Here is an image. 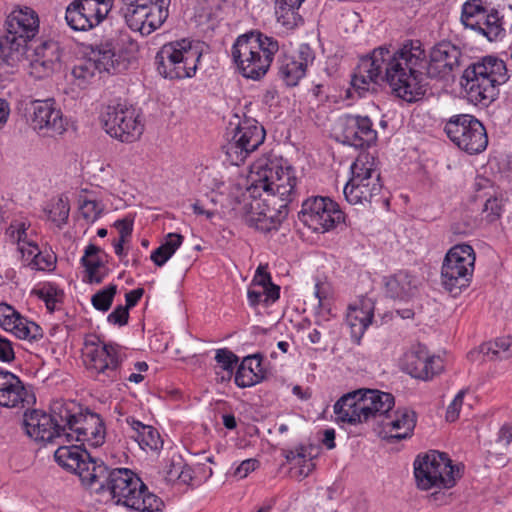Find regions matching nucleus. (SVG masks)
I'll use <instances>...</instances> for the list:
<instances>
[{"mask_svg": "<svg viewBox=\"0 0 512 512\" xmlns=\"http://www.w3.org/2000/svg\"><path fill=\"white\" fill-rule=\"evenodd\" d=\"M122 6L119 9L120 15L123 17L127 26L136 32L142 34L143 26L145 24V19L147 14L145 10L147 6H143L142 4H133L131 2H121Z\"/></svg>", "mask_w": 512, "mask_h": 512, "instance_id": "obj_40", "label": "nucleus"}, {"mask_svg": "<svg viewBox=\"0 0 512 512\" xmlns=\"http://www.w3.org/2000/svg\"><path fill=\"white\" fill-rule=\"evenodd\" d=\"M44 212L49 220L56 223L59 227L62 226L69 217L70 206L68 198L61 195L51 199L44 207Z\"/></svg>", "mask_w": 512, "mask_h": 512, "instance_id": "obj_43", "label": "nucleus"}, {"mask_svg": "<svg viewBox=\"0 0 512 512\" xmlns=\"http://www.w3.org/2000/svg\"><path fill=\"white\" fill-rule=\"evenodd\" d=\"M129 320V309L126 306L118 305L115 309L108 315L107 321L111 324L124 326L128 323Z\"/></svg>", "mask_w": 512, "mask_h": 512, "instance_id": "obj_60", "label": "nucleus"}, {"mask_svg": "<svg viewBox=\"0 0 512 512\" xmlns=\"http://www.w3.org/2000/svg\"><path fill=\"white\" fill-rule=\"evenodd\" d=\"M203 54L200 41L183 38L164 44L155 56L158 73L170 80L191 78Z\"/></svg>", "mask_w": 512, "mask_h": 512, "instance_id": "obj_6", "label": "nucleus"}, {"mask_svg": "<svg viewBox=\"0 0 512 512\" xmlns=\"http://www.w3.org/2000/svg\"><path fill=\"white\" fill-rule=\"evenodd\" d=\"M476 255L472 246L457 244L451 247L445 255L441 267L442 285L453 296L470 285L472 280Z\"/></svg>", "mask_w": 512, "mask_h": 512, "instance_id": "obj_8", "label": "nucleus"}, {"mask_svg": "<svg viewBox=\"0 0 512 512\" xmlns=\"http://www.w3.org/2000/svg\"><path fill=\"white\" fill-rule=\"evenodd\" d=\"M96 265H90L84 267L83 282L87 284H100L108 275V268L104 265V268H96Z\"/></svg>", "mask_w": 512, "mask_h": 512, "instance_id": "obj_58", "label": "nucleus"}, {"mask_svg": "<svg viewBox=\"0 0 512 512\" xmlns=\"http://www.w3.org/2000/svg\"><path fill=\"white\" fill-rule=\"evenodd\" d=\"M101 420L99 414L91 412L89 409L84 410L81 407L80 414L77 416V424L72 427L71 431L75 432L76 436H80L88 430L92 431L95 425L99 426Z\"/></svg>", "mask_w": 512, "mask_h": 512, "instance_id": "obj_50", "label": "nucleus"}, {"mask_svg": "<svg viewBox=\"0 0 512 512\" xmlns=\"http://www.w3.org/2000/svg\"><path fill=\"white\" fill-rule=\"evenodd\" d=\"M109 52L101 51L97 45L92 49V57L80 60L72 69V75L79 80L81 84L87 83L92 79L96 72H107L112 74L111 67L108 65Z\"/></svg>", "mask_w": 512, "mask_h": 512, "instance_id": "obj_26", "label": "nucleus"}, {"mask_svg": "<svg viewBox=\"0 0 512 512\" xmlns=\"http://www.w3.org/2000/svg\"><path fill=\"white\" fill-rule=\"evenodd\" d=\"M101 121L106 133L123 143L135 142L144 131L139 113L123 103L108 105Z\"/></svg>", "mask_w": 512, "mask_h": 512, "instance_id": "obj_13", "label": "nucleus"}, {"mask_svg": "<svg viewBox=\"0 0 512 512\" xmlns=\"http://www.w3.org/2000/svg\"><path fill=\"white\" fill-rule=\"evenodd\" d=\"M305 0H276L275 15L277 22L287 29H293L303 23L299 9Z\"/></svg>", "mask_w": 512, "mask_h": 512, "instance_id": "obj_36", "label": "nucleus"}, {"mask_svg": "<svg viewBox=\"0 0 512 512\" xmlns=\"http://www.w3.org/2000/svg\"><path fill=\"white\" fill-rule=\"evenodd\" d=\"M261 289L264 297L263 304L265 306L272 305L280 297V287L272 282Z\"/></svg>", "mask_w": 512, "mask_h": 512, "instance_id": "obj_64", "label": "nucleus"}, {"mask_svg": "<svg viewBox=\"0 0 512 512\" xmlns=\"http://www.w3.org/2000/svg\"><path fill=\"white\" fill-rule=\"evenodd\" d=\"M53 263L51 255H43L39 250L34 258H31L29 266L32 269L45 270L50 269Z\"/></svg>", "mask_w": 512, "mask_h": 512, "instance_id": "obj_62", "label": "nucleus"}, {"mask_svg": "<svg viewBox=\"0 0 512 512\" xmlns=\"http://www.w3.org/2000/svg\"><path fill=\"white\" fill-rule=\"evenodd\" d=\"M266 132L255 119L239 122L232 139L224 146L228 161L239 166L250 153L255 151L265 140Z\"/></svg>", "mask_w": 512, "mask_h": 512, "instance_id": "obj_15", "label": "nucleus"}, {"mask_svg": "<svg viewBox=\"0 0 512 512\" xmlns=\"http://www.w3.org/2000/svg\"><path fill=\"white\" fill-rule=\"evenodd\" d=\"M299 220L316 233H325L345 221L338 203L329 197L314 196L302 203Z\"/></svg>", "mask_w": 512, "mask_h": 512, "instance_id": "obj_14", "label": "nucleus"}, {"mask_svg": "<svg viewBox=\"0 0 512 512\" xmlns=\"http://www.w3.org/2000/svg\"><path fill=\"white\" fill-rule=\"evenodd\" d=\"M22 316L10 305L6 303L0 304V326L12 332V326L20 320Z\"/></svg>", "mask_w": 512, "mask_h": 512, "instance_id": "obj_54", "label": "nucleus"}, {"mask_svg": "<svg viewBox=\"0 0 512 512\" xmlns=\"http://www.w3.org/2000/svg\"><path fill=\"white\" fill-rule=\"evenodd\" d=\"M266 378L260 354L243 358L235 373L234 382L239 388H248L261 383Z\"/></svg>", "mask_w": 512, "mask_h": 512, "instance_id": "obj_29", "label": "nucleus"}, {"mask_svg": "<svg viewBox=\"0 0 512 512\" xmlns=\"http://www.w3.org/2000/svg\"><path fill=\"white\" fill-rule=\"evenodd\" d=\"M105 426L103 420L99 422V426L95 425L92 431H86L80 436H76L77 441L87 442L90 446L99 447L104 443Z\"/></svg>", "mask_w": 512, "mask_h": 512, "instance_id": "obj_53", "label": "nucleus"}, {"mask_svg": "<svg viewBox=\"0 0 512 512\" xmlns=\"http://www.w3.org/2000/svg\"><path fill=\"white\" fill-rule=\"evenodd\" d=\"M447 137L468 154H478L488 145V137L483 124L470 114L450 117L444 126Z\"/></svg>", "mask_w": 512, "mask_h": 512, "instance_id": "obj_11", "label": "nucleus"}, {"mask_svg": "<svg viewBox=\"0 0 512 512\" xmlns=\"http://www.w3.org/2000/svg\"><path fill=\"white\" fill-rule=\"evenodd\" d=\"M503 211V203L501 199L497 197H489L484 204L483 213L486 214L488 222H494L498 220Z\"/></svg>", "mask_w": 512, "mask_h": 512, "instance_id": "obj_56", "label": "nucleus"}, {"mask_svg": "<svg viewBox=\"0 0 512 512\" xmlns=\"http://www.w3.org/2000/svg\"><path fill=\"white\" fill-rule=\"evenodd\" d=\"M170 0L154 1V4L148 5L145 13L147 14L145 24L143 26V36H148L159 29L168 18Z\"/></svg>", "mask_w": 512, "mask_h": 512, "instance_id": "obj_39", "label": "nucleus"}, {"mask_svg": "<svg viewBox=\"0 0 512 512\" xmlns=\"http://www.w3.org/2000/svg\"><path fill=\"white\" fill-rule=\"evenodd\" d=\"M280 50L279 42L258 30L239 35L231 48L232 61L237 71L247 79H262L276 53Z\"/></svg>", "mask_w": 512, "mask_h": 512, "instance_id": "obj_4", "label": "nucleus"}, {"mask_svg": "<svg viewBox=\"0 0 512 512\" xmlns=\"http://www.w3.org/2000/svg\"><path fill=\"white\" fill-rule=\"evenodd\" d=\"M125 421L133 432L131 437L138 442L142 449L148 448L157 451L162 448L163 441L156 428L146 425L132 416L127 417Z\"/></svg>", "mask_w": 512, "mask_h": 512, "instance_id": "obj_34", "label": "nucleus"}, {"mask_svg": "<svg viewBox=\"0 0 512 512\" xmlns=\"http://www.w3.org/2000/svg\"><path fill=\"white\" fill-rule=\"evenodd\" d=\"M184 468V460L180 455L173 456L165 467V479L168 482H176L179 470Z\"/></svg>", "mask_w": 512, "mask_h": 512, "instance_id": "obj_59", "label": "nucleus"}, {"mask_svg": "<svg viewBox=\"0 0 512 512\" xmlns=\"http://www.w3.org/2000/svg\"><path fill=\"white\" fill-rule=\"evenodd\" d=\"M465 395L464 390H460L453 401L447 408L446 411V420L450 422H454L459 417L460 407L463 403V398Z\"/></svg>", "mask_w": 512, "mask_h": 512, "instance_id": "obj_61", "label": "nucleus"}, {"mask_svg": "<svg viewBox=\"0 0 512 512\" xmlns=\"http://www.w3.org/2000/svg\"><path fill=\"white\" fill-rule=\"evenodd\" d=\"M34 402V394L27 390L17 375L7 370H0V406L25 408Z\"/></svg>", "mask_w": 512, "mask_h": 512, "instance_id": "obj_23", "label": "nucleus"}, {"mask_svg": "<svg viewBox=\"0 0 512 512\" xmlns=\"http://www.w3.org/2000/svg\"><path fill=\"white\" fill-rule=\"evenodd\" d=\"M509 80L506 63L497 56L486 55L467 65L461 86L474 104L487 106L499 94V86Z\"/></svg>", "mask_w": 512, "mask_h": 512, "instance_id": "obj_5", "label": "nucleus"}, {"mask_svg": "<svg viewBox=\"0 0 512 512\" xmlns=\"http://www.w3.org/2000/svg\"><path fill=\"white\" fill-rule=\"evenodd\" d=\"M417 416L413 410L398 409L395 412V418L383 423L384 428H390V431L396 430L395 434H390L387 438L390 442H397L410 438L416 426Z\"/></svg>", "mask_w": 512, "mask_h": 512, "instance_id": "obj_32", "label": "nucleus"}, {"mask_svg": "<svg viewBox=\"0 0 512 512\" xmlns=\"http://www.w3.org/2000/svg\"><path fill=\"white\" fill-rule=\"evenodd\" d=\"M314 59V51L308 44H301L295 53L279 50L276 63L278 76L287 86H296L305 76L308 65L312 64Z\"/></svg>", "mask_w": 512, "mask_h": 512, "instance_id": "obj_20", "label": "nucleus"}, {"mask_svg": "<svg viewBox=\"0 0 512 512\" xmlns=\"http://www.w3.org/2000/svg\"><path fill=\"white\" fill-rule=\"evenodd\" d=\"M5 30L4 37L10 44V49H13L16 54L23 55L28 42L38 33V15L29 7L14 9L6 18Z\"/></svg>", "mask_w": 512, "mask_h": 512, "instance_id": "obj_16", "label": "nucleus"}, {"mask_svg": "<svg viewBox=\"0 0 512 512\" xmlns=\"http://www.w3.org/2000/svg\"><path fill=\"white\" fill-rule=\"evenodd\" d=\"M267 165V161L252 164L247 187V192L252 198L247 223L264 233L277 230L288 216V205L291 203L294 185V178L288 173L283 175L287 179V184L278 186V195L272 193L270 181L274 174H277L276 166L270 164L271 168H266Z\"/></svg>", "mask_w": 512, "mask_h": 512, "instance_id": "obj_2", "label": "nucleus"}, {"mask_svg": "<svg viewBox=\"0 0 512 512\" xmlns=\"http://www.w3.org/2000/svg\"><path fill=\"white\" fill-rule=\"evenodd\" d=\"M480 352L490 360H503L512 357V336H503L483 343Z\"/></svg>", "mask_w": 512, "mask_h": 512, "instance_id": "obj_41", "label": "nucleus"}, {"mask_svg": "<svg viewBox=\"0 0 512 512\" xmlns=\"http://www.w3.org/2000/svg\"><path fill=\"white\" fill-rule=\"evenodd\" d=\"M466 60L462 50L449 41L436 44L428 59L419 40L407 39L393 51L380 46L370 56L361 58L351 85L359 96H363L367 92H377L386 83L397 97L416 102L426 94L429 79L448 80Z\"/></svg>", "mask_w": 512, "mask_h": 512, "instance_id": "obj_1", "label": "nucleus"}, {"mask_svg": "<svg viewBox=\"0 0 512 512\" xmlns=\"http://www.w3.org/2000/svg\"><path fill=\"white\" fill-rule=\"evenodd\" d=\"M101 248L94 244H89L84 250V254L80 259V263L83 267H89L95 264L96 268H104V262L100 259L99 253Z\"/></svg>", "mask_w": 512, "mask_h": 512, "instance_id": "obj_55", "label": "nucleus"}, {"mask_svg": "<svg viewBox=\"0 0 512 512\" xmlns=\"http://www.w3.org/2000/svg\"><path fill=\"white\" fill-rule=\"evenodd\" d=\"M60 59L59 44L56 41L47 40L34 48L31 66L40 76H47L54 71L56 66H59Z\"/></svg>", "mask_w": 512, "mask_h": 512, "instance_id": "obj_27", "label": "nucleus"}, {"mask_svg": "<svg viewBox=\"0 0 512 512\" xmlns=\"http://www.w3.org/2000/svg\"><path fill=\"white\" fill-rule=\"evenodd\" d=\"M363 397L365 405L369 408V411L365 413V422L377 416H385L395 404L394 396L391 393L379 390L363 389Z\"/></svg>", "mask_w": 512, "mask_h": 512, "instance_id": "obj_35", "label": "nucleus"}, {"mask_svg": "<svg viewBox=\"0 0 512 512\" xmlns=\"http://www.w3.org/2000/svg\"><path fill=\"white\" fill-rule=\"evenodd\" d=\"M489 10L486 0H468L462 6L461 22L466 28L476 31Z\"/></svg>", "mask_w": 512, "mask_h": 512, "instance_id": "obj_38", "label": "nucleus"}, {"mask_svg": "<svg viewBox=\"0 0 512 512\" xmlns=\"http://www.w3.org/2000/svg\"><path fill=\"white\" fill-rule=\"evenodd\" d=\"M12 333L19 339L37 341L43 337V329L35 322L21 317L16 325L12 326Z\"/></svg>", "mask_w": 512, "mask_h": 512, "instance_id": "obj_46", "label": "nucleus"}, {"mask_svg": "<svg viewBox=\"0 0 512 512\" xmlns=\"http://www.w3.org/2000/svg\"><path fill=\"white\" fill-rule=\"evenodd\" d=\"M96 265H90L84 267L83 282L87 284H100L108 275V268L104 265V268H96Z\"/></svg>", "mask_w": 512, "mask_h": 512, "instance_id": "obj_57", "label": "nucleus"}, {"mask_svg": "<svg viewBox=\"0 0 512 512\" xmlns=\"http://www.w3.org/2000/svg\"><path fill=\"white\" fill-rule=\"evenodd\" d=\"M262 161H267L269 164H274L276 166L275 172H277V174H274L273 178H271V181H270L271 182L270 183L271 192L275 193V195H278V186L280 184H284V185L287 184V179H286V177H283V175H286L289 173L290 176H293V178H294L293 196L291 197V202H293L297 195V192L295 190V187L297 184V178L294 174V169L291 166H287L284 168L280 165V163L277 160H271L268 158L258 159L255 163H259ZM266 168H271V166L267 165Z\"/></svg>", "mask_w": 512, "mask_h": 512, "instance_id": "obj_45", "label": "nucleus"}, {"mask_svg": "<svg viewBox=\"0 0 512 512\" xmlns=\"http://www.w3.org/2000/svg\"><path fill=\"white\" fill-rule=\"evenodd\" d=\"M413 466L417 486L422 490L450 489L461 477L460 468L452 464L448 455L436 450L418 455Z\"/></svg>", "mask_w": 512, "mask_h": 512, "instance_id": "obj_7", "label": "nucleus"}, {"mask_svg": "<svg viewBox=\"0 0 512 512\" xmlns=\"http://www.w3.org/2000/svg\"><path fill=\"white\" fill-rule=\"evenodd\" d=\"M313 450L312 445H300L295 450H283V455L288 463L299 467L298 475L305 478L315 469Z\"/></svg>", "mask_w": 512, "mask_h": 512, "instance_id": "obj_37", "label": "nucleus"}, {"mask_svg": "<svg viewBox=\"0 0 512 512\" xmlns=\"http://www.w3.org/2000/svg\"><path fill=\"white\" fill-rule=\"evenodd\" d=\"M31 125L34 130L46 136L54 137L66 131L67 122L62 111L55 107L53 99L33 102Z\"/></svg>", "mask_w": 512, "mask_h": 512, "instance_id": "obj_22", "label": "nucleus"}, {"mask_svg": "<svg viewBox=\"0 0 512 512\" xmlns=\"http://www.w3.org/2000/svg\"><path fill=\"white\" fill-rule=\"evenodd\" d=\"M369 408L365 405L363 389L349 392L334 404V413L338 422L356 425L365 422V413Z\"/></svg>", "mask_w": 512, "mask_h": 512, "instance_id": "obj_25", "label": "nucleus"}, {"mask_svg": "<svg viewBox=\"0 0 512 512\" xmlns=\"http://www.w3.org/2000/svg\"><path fill=\"white\" fill-rule=\"evenodd\" d=\"M29 227L30 222L15 219L10 223L6 230V234L11 238V240L18 243V250L22 254V258L27 262L28 266L31 258H34L36 253L39 251L37 244L28 239L27 230Z\"/></svg>", "mask_w": 512, "mask_h": 512, "instance_id": "obj_33", "label": "nucleus"}, {"mask_svg": "<svg viewBox=\"0 0 512 512\" xmlns=\"http://www.w3.org/2000/svg\"><path fill=\"white\" fill-rule=\"evenodd\" d=\"M373 318L374 310L370 300L362 301L359 306L349 307L346 322L350 327L351 338L355 344L359 345L361 343V339Z\"/></svg>", "mask_w": 512, "mask_h": 512, "instance_id": "obj_28", "label": "nucleus"}, {"mask_svg": "<svg viewBox=\"0 0 512 512\" xmlns=\"http://www.w3.org/2000/svg\"><path fill=\"white\" fill-rule=\"evenodd\" d=\"M81 407L75 401H64L61 399L54 400L50 404L49 415L55 424H59V431L62 435L65 434L68 438L71 437L66 431H71L72 427L77 424V416L80 414Z\"/></svg>", "mask_w": 512, "mask_h": 512, "instance_id": "obj_31", "label": "nucleus"}, {"mask_svg": "<svg viewBox=\"0 0 512 512\" xmlns=\"http://www.w3.org/2000/svg\"><path fill=\"white\" fill-rule=\"evenodd\" d=\"M86 359L87 370L96 382L108 387L121 380L126 354L119 344L101 341L87 353Z\"/></svg>", "mask_w": 512, "mask_h": 512, "instance_id": "obj_9", "label": "nucleus"}, {"mask_svg": "<svg viewBox=\"0 0 512 512\" xmlns=\"http://www.w3.org/2000/svg\"><path fill=\"white\" fill-rule=\"evenodd\" d=\"M476 31L485 36L489 41L498 39L505 32L499 12L494 8L490 9L482 21L480 29Z\"/></svg>", "mask_w": 512, "mask_h": 512, "instance_id": "obj_44", "label": "nucleus"}, {"mask_svg": "<svg viewBox=\"0 0 512 512\" xmlns=\"http://www.w3.org/2000/svg\"><path fill=\"white\" fill-rule=\"evenodd\" d=\"M183 242V236L178 233H169L166 241L151 253V260L158 267H162L177 251Z\"/></svg>", "mask_w": 512, "mask_h": 512, "instance_id": "obj_42", "label": "nucleus"}, {"mask_svg": "<svg viewBox=\"0 0 512 512\" xmlns=\"http://www.w3.org/2000/svg\"><path fill=\"white\" fill-rule=\"evenodd\" d=\"M114 0H73L65 11L68 26L75 31H89L108 16Z\"/></svg>", "mask_w": 512, "mask_h": 512, "instance_id": "obj_17", "label": "nucleus"}, {"mask_svg": "<svg viewBox=\"0 0 512 512\" xmlns=\"http://www.w3.org/2000/svg\"><path fill=\"white\" fill-rule=\"evenodd\" d=\"M402 369L414 378L429 380L443 369L440 357L431 356L421 344L413 346L402 359Z\"/></svg>", "mask_w": 512, "mask_h": 512, "instance_id": "obj_21", "label": "nucleus"}, {"mask_svg": "<svg viewBox=\"0 0 512 512\" xmlns=\"http://www.w3.org/2000/svg\"><path fill=\"white\" fill-rule=\"evenodd\" d=\"M342 143L356 149L367 150L374 146L378 133L368 116L347 114L340 118Z\"/></svg>", "mask_w": 512, "mask_h": 512, "instance_id": "obj_19", "label": "nucleus"}, {"mask_svg": "<svg viewBox=\"0 0 512 512\" xmlns=\"http://www.w3.org/2000/svg\"><path fill=\"white\" fill-rule=\"evenodd\" d=\"M33 293L42 301L50 313L54 312L57 303H61L64 298L63 290L59 289L55 284L47 283L39 289H35Z\"/></svg>", "mask_w": 512, "mask_h": 512, "instance_id": "obj_48", "label": "nucleus"}, {"mask_svg": "<svg viewBox=\"0 0 512 512\" xmlns=\"http://www.w3.org/2000/svg\"><path fill=\"white\" fill-rule=\"evenodd\" d=\"M12 333L19 339L37 341L43 337V329L35 322L21 317L16 325L12 326Z\"/></svg>", "mask_w": 512, "mask_h": 512, "instance_id": "obj_47", "label": "nucleus"}, {"mask_svg": "<svg viewBox=\"0 0 512 512\" xmlns=\"http://www.w3.org/2000/svg\"><path fill=\"white\" fill-rule=\"evenodd\" d=\"M54 458L59 466L77 474L87 488H93L106 469L102 460L91 457L87 450L78 445L60 446Z\"/></svg>", "mask_w": 512, "mask_h": 512, "instance_id": "obj_12", "label": "nucleus"}, {"mask_svg": "<svg viewBox=\"0 0 512 512\" xmlns=\"http://www.w3.org/2000/svg\"><path fill=\"white\" fill-rule=\"evenodd\" d=\"M23 424L27 435L35 441L48 443L62 436L59 424H55L49 413L42 410L26 412Z\"/></svg>", "mask_w": 512, "mask_h": 512, "instance_id": "obj_24", "label": "nucleus"}, {"mask_svg": "<svg viewBox=\"0 0 512 512\" xmlns=\"http://www.w3.org/2000/svg\"><path fill=\"white\" fill-rule=\"evenodd\" d=\"M98 46L102 52H109L108 65L112 74L124 73L138 63L139 45L127 32H120Z\"/></svg>", "mask_w": 512, "mask_h": 512, "instance_id": "obj_18", "label": "nucleus"}, {"mask_svg": "<svg viewBox=\"0 0 512 512\" xmlns=\"http://www.w3.org/2000/svg\"><path fill=\"white\" fill-rule=\"evenodd\" d=\"M215 360L219 367L227 373V379H230L238 363V356L228 348H220L216 350Z\"/></svg>", "mask_w": 512, "mask_h": 512, "instance_id": "obj_51", "label": "nucleus"}, {"mask_svg": "<svg viewBox=\"0 0 512 512\" xmlns=\"http://www.w3.org/2000/svg\"><path fill=\"white\" fill-rule=\"evenodd\" d=\"M79 210L81 216L87 222L93 223L101 216L104 205L96 200L83 199L80 203Z\"/></svg>", "mask_w": 512, "mask_h": 512, "instance_id": "obj_52", "label": "nucleus"}, {"mask_svg": "<svg viewBox=\"0 0 512 512\" xmlns=\"http://www.w3.org/2000/svg\"><path fill=\"white\" fill-rule=\"evenodd\" d=\"M417 278L405 270L385 278V294L391 299L407 301L415 295Z\"/></svg>", "mask_w": 512, "mask_h": 512, "instance_id": "obj_30", "label": "nucleus"}, {"mask_svg": "<svg viewBox=\"0 0 512 512\" xmlns=\"http://www.w3.org/2000/svg\"><path fill=\"white\" fill-rule=\"evenodd\" d=\"M96 493L108 492L116 505L139 512H162L163 500L150 492L144 482L128 468L110 470L106 465L103 476L92 488Z\"/></svg>", "mask_w": 512, "mask_h": 512, "instance_id": "obj_3", "label": "nucleus"}, {"mask_svg": "<svg viewBox=\"0 0 512 512\" xmlns=\"http://www.w3.org/2000/svg\"><path fill=\"white\" fill-rule=\"evenodd\" d=\"M352 177L344 187L346 200L353 205L371 203L374 197L380 195L382 183L380 173L374 168L373 159L368 155L359 156L351 166Z\"/></svg>", "mask_w": 512, "mask_h": 512, "instance_id": "obj_10", "label": "nucleus"}, {"mask_svg": "<svg viewBox=\"0 0 512 512\" xmlns=\"http://www.w3.org/2000/svg\"><path fill=\"white\" fill-rule=\"evenodd\" d=\"M116 294L117 285L109 284L91 297V304L96 310L107 312L111 308Z\"/></svg>", "mask_w": 512, "mask_h": 512, "instance_id": "obj_49", "label": "nucleus"}, {"mask_svg": "<svg viewBox=\"0 0 512 512\" xmlns=\"http://www.w3.org/2000/svg\"><path fill=\"white\" fill-rule=\"evenodd\" d=\"M272 282L270 273L267 271L266 266H258L256 273L253 277L251 286L263 288Z\"/></svg>", "mask_w": 512, "mask_h": 512, "instance_id": "obj_63", "label": "nucleus"}]
</instances>
